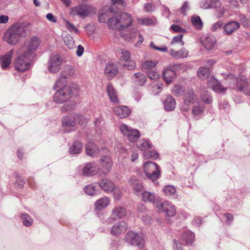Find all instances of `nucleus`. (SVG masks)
<instances>
[{"instance_id":"nucleus-10","label":"nucleus","mask_w":250,"mask_h":250,"mask_svg":"<svg viewBox=\"0 0 250 250\" xmlns=\"http://www.w3.org/2000/svg\"><path fill=\"white\" fill-rule=\"evenodd\" d=\"M120 129L130 142H135L140 137V133L138 130L133 129L125 124L121 125Z\"/></svg>"},{"instance_id":"nucleus-55","label":"nucleus","mask_w":250,"mask_h":250,"mask_svg":"<svg viewBox=\"0 0 250 250\" xmlns=\"http://www.w3.org/2000/svg\"><path fill=\"white\" fill-rule=\"evenodd\" d=\"M239 21L243 24L244 26H249L250 25V21L247 18L246 16L243 14H239L238 16Z\"/></svg>"},{"instance_id":"nucleus-51","label":"nucleus","mask_w":250,"mask_h":250,"mask_svg":"<svg viewBox=\"0 0 250 250\" xmlns=\"http://www.w3.org/2000/svg\"><path fill=\"white\" fill-rule=\"evenodd\" d=\"M183 35L179 34L178 35L174 37L171 40V44L175 45L177 43H179L181 46H183L184 45V42L182 40Z\"/></svg>"},{"instance_id":"nucleus-56","label":"nucleus","mask_w":250,"mask_h":250,"mask_svg":"<svg viewBox=\"0 0 250 250\" xmlns=\"http://www.w3.org/2000/svg\"><path fill=\"white\" fill-rule=\"evenodd\" d=\"M66 27L71 32H74L76 34L79 33V30L75 26L67 21H65Z\"/></svg>"},{"instance_id":"nucleus-7","label":"nucleus","mask_w":250,"mask_h":250,"mask_svg":"<svg viewBox=\"0 0 250 250\" xmlns=\"http://www.w3.org/2000/svg\"><path fill=\"white\" fill-rule=\"evenodd\" d=\"M126 242L131 246L142 248L145 245L144 239L137 233L129 231L125 235Z\"/></svg>"},{"instance_id":"nucleus-24","label":"nucleus","mask_w":250,"mask_h":250,"mask_svg":"<svg viewBox=\"0 0 250 250\" xmlns=\"http://www.w3.org/2000/svg\"><path fill=\"white\" fill-rule=\"evenodd\" d=\"M114 112L120 118H124L129 116L131 111L127 106L122 105L115 107Z\"/></svg>"},{"instance_id":"nucleus-27","label":"nucleus","mask_w":250,"mask_h":250,"mask_svg":"<svg viewBox=\"0 0 250 250\" xmlns=\"http://www.w3.org/2000/svg\"><path fill=\"white\" fill-rule=\"evenodd\" d=\"M14 50H10L9 52L2 56L0 59V63L2 69H6L8 67L11 62L12 56L13 54Z\"/></svg>"},{"instance_id":"nucleus-45","label":"nucleus","mask_w":250,"mask_h":250,"mask_svg":"<svg viewBox=\"0 0 250 250\" xmlns=\"http://www.w3.org/2000/svg\"><path fill=\"white\" fill-rule=\"evenodd\" d=\"M63 41L65 45L69 49L74 48L75 47V41L70 35H67L63 37Z\"/></svg>"},{"instance_id":"nucleus-23","label":"nucleus","mask_w":250,"mask_h":250,"mask_svg":"<svg viewBox=\"0 0 250 250\" xmlns=\"http://www.w3.org/2000/svg\"><path fill=\"white\" fill-rule=\"evenodd\" d=\"M99 148L93 142H89L85 145L86 154L90 157H95L99 153Z\"/></svg>"},{"instance_id":"nucleus-39","label":"nucleus","mask_w":250,"mask_h":250,"mask_svg":"<svg viewBox=\"0 0 250 250\" xmlns=\"http://www.w3.org/2000/svg\"><path fill=\"white\" fill-rule=\"evenodd\" d=\"M138 22L143 25L151 26L155 25L157 23L154 18H143L138 19Z\"/></svg>"},{"instance_id":"nucleus-62","label":"nucleus","mask_w":250,"mask_h":250,"mask_svg":"<svg viewBox=\"0 0 250 250\" xmlns=\"http://www.w3.org/2000/svg\"><path fill=\"white\" fill-rule=\"evenodd\" d=\"M217 10H216V17L217 18H222L225 12L227 11L226 9H225L224 7L221 6L220 7H218L217 8Z\"/></svg>"},{"instance_id":"nucleus-50","label":"nucleus","mask_w":250,"mask_h":250,"mask_svg":"<svg viewBox=\"0 0 250 250\" xmlns=\"http://www.w3.org/2000/svg\"><path fill=\"white\" fill-rule=\"evenodd\" d=\"M150 86L152 88V92L154 94H156L161 91L163 84L161 83H152Z\"/></svg>"},{"instance_id":"nucleus-13","label":"nucleus","mask_w":250,"mask_h":250,"mask_svg":"<svg viewBox=\"0 0 250 250\" xmlns=\"http://www.w3.org/2000/svg\"><path fill=\"white\" fill-rule=\"evenodd\" d=\"M91 11V7L87 4H82L71 8L70 14L73 16H78L82 18L87 17Z\"/></svg>"},{"instance_id":"nucleus-46","label":"nucleus","mask_w":250,"mask_h":250,"mask_svg":"<svg viewBox=\"0 0 250 250\" xmlns=\"http://www.w3.org/2000/svg\"><path fill=\"white\" fill-rule=\"evenodd\" d=\"M121 37L127 42H130L133 40L136 36V32L133 30L131 32H128V33H124L122 32L121 33Z\"/></svg>"},{"instance_id":"nucleus-41","label":"nucleus","mask_w":250,"mask_h":250,"mask_svg":"<svg viewBox=\"0 0 250 250\" xmlns=\"http://www.w3.org/2000/svg\"><path fill=\"white\" fill-rule=\"evenodd\" d=\"M198 76L202 79L208 78L210 75L209 69L205 67H200L197 72Z\"/></svg>"},{"instance_id":"nucleus-12","label":"nucleus","mask_w":250,"mask_h":250,"mask_svg":"<svg viewBox=\"0 0 250 250\" xmlns=\"http://www.w3.org/2000/svg\"><path fill=\"white\" fill-rule=\"evenodd\" d=\"M126 214L125 208L122 207H116L113 208L110 217L105 221L107 224H112L116 220L122 219Z\"/></svg>"},{"instance_id":"nucleus-22","label":"nucleus","mask_w":250,"mask_h":250,"mask_svg":"<svg viewBox=\"0 0 250 250\" xmlns=\"http://www.w3.org/2000/svg\"><path fill=\"white\" fill-rule=\"evenodd\" d=\"M216 39L213 36H207L201 40V43L207 50H212L216 43Z\"/></svg>"},{"instance_id":"nucleus-43","label":"nucleus","mask_w":250,"mask_h":250,"mask_svg":"<svg viewBox=\"0 0 250 250\" xmlns=\"http://www.w3.org/2000/svg\"><path fill=\"white\" fill-rule=\"evenodd\" d=\"M142 199L144 201L154 203L155 201V196L154 193L148 191H145L143 193Z\"/></svg>"},{"instance_id":"nucleus-3","label":"nucleus","mask_w":250,"mask_h":250,"mask_svg":"<svg viewBox=\"0 0 250 250\" xmlns=\"http://www.w3.org/2000/svg\"><path fill=\"white\" fill-rule=\"evenodd\" d=\"M144 171L148 179L152 181L155 185H158L157 180L161 176L159 166L152 162L146 161L144 164Z\"/></svg>"},{"instance_id":"nucleus-60","label":"nucleus","mask_w":250,"mask_h":250,"mask_svg":"<svg viewBox=\"0 0 250 250\" xmlns=\"http://www.w3.org/2000/svg\"><path fill=\"white\" fill-rule=\"evenodd\" d=\"M223 26V22L222 21H219L212 25L211 29L212 31L215 32L220 29Z\"/></svg>"},{"instance_id":"nucleus-2","label":"nucleus","mask_w":250,"mask_h":250,"mask_svg":"<svg viewBox=\"0 0 250 250\" xmlns=\"http://www.w3.org/2000/svg\"><path fill=\"white\" fill-rule=\"evenodd\" d=\"M58 90L56 92L53 96L54 101L57 104H62L67 102L71 98L72 92V88L66 84H63L62 82L60 84L56 86V83L53 86V89Z\"/></svg>"},{"instance_id":"nucleus-42","label":"nucleus","mask_w":250,"mask_h":250,"mask_svg":"<svg viewBox=\"0 0 250 250\" xmlns=\"http://www.w3.org/2000/svg\"><path fill=\"white\" fill-rule=\"evenodd\" d=\"M182 238L188 244L191 243L194 239V234L190 231H187L182 236Z\"/></svg>"},{"instance_id":"nucleus-49","label":"nucleus","mask_w":250,"mask_h":250,"mask_svg":"<svg viewBox=\"0 0 250 250\" xmlns=\"http://www.w3.org/2000/svg\"><path fill=\"white\" fill-rule=\"evenodd\" d=\"M192 24L198 29L202 28L203 23L199 16H193L191 19Z\"/></svg>"},{"instance_id":"nucleus-21","label":"nucleus","mask_w":250,"mask_h":250,"mask_svg":"<svg viewBox=\"0 0 250 250\" xmlns=\"http://www.w3.org/2000/svg\"><path fill=\"white\" fill-rule=\"evenodd\" d=\"M208 85L216 92H222L227 89L223 87L216 79L213 77L210 78L208 81Z\"/></svg>"},{"instance_id":"nucleus-33","label":"nucleus","mask_w":250,"mask_h":250,"mask_svg":"<svg viewBox=\"0 0 250 250\" xmlns=\"http://www.w3.org/2000/svg\"><path fill=\"white\" fill-rule=\"evenodd\" d=\"M83 147V144L78 141L74 142L70 146L69 153L71 154H78L81 153Z\"/></svg>"},{"instance_id":"nucleus-18","label":"nucleus","mask_w":250,"mask_h":250,"mask_svg":"<svg viewBox=\"0 0 250 250\" xmlns=\"http://www.w3.org/2000/svg\"><path fill=\"white\" fill-rule=\"evenodd\" d=\"M133 19L131 15L126 13H120V23H121V30H123L130 26Z\"/></svg>"},{"instance_id":"nucleus-30","label":"nucleus","mask_w":250,"mask_h":250,"mask_svg":"<svg viewBox=\"0 0 250 250\" xmlns=\"http://www.w3.org/2000/svg\"><path fill=\"white\" fill-rule=\"evenodd\" d=\"M101 165L104 169L105 173L108 172L112 166L111 158L106 155L103 156L100 159Z\"/></svg>"},{"instance_id":"nucleus-29","label":"nucleus","mask_w":250,"mask_h":250,"mask_svg":"<svg viewBox=\"0 0 250 250\" xmlns=\"http://www.w3.org/2000/svg\"><path fill=\"white\" fill-rule=\"evenodd\" d=\"M196 99V96L193 91L192 90H188L184 95V104L186 105L192 104L195 102Z\"/></svg>"},{"instance_id":"nucleus-11","label":"nucleus","mask_w":250,"mask_h":250,"mask_svg":"<svg viewBox=\"0 0 250 250\" xmlns=\"http://www.w3.org/2000/svg\"><path fill=\"white\" fill-rule=\"evenodd\" d=\"M156 207L159 211L165 212L168 216L172 217L176 214L175 206L168 201L157 203Z\"/></svg>"},{"instance_id":"nucleus-61","label":"nucleus","mask_w":250,"mask_h":250,"mask_svg":"<svg viewBox=\"0 0 250 250\" xmlns=\"http://www.w3.org/2000/svg\"><path fill=\"white\" fill-rule=\"evenodd\" d=\"M125 62L126 63L124 64V66L128 70H134L135 68L136 63L134 61L129 60V61Z\"/></svg>"},{"instance_id":"nucleus-34","label":"nucleus","mask_w":250,"mask_h":250,"mask_svg":"<svg viewBox=\"0 0 250 250\" xmlns=\"http://www.w3.org/2000/svg\"><path fill=\"white\" fill-rule=\"evenodd\" d=\"M126 6V2L124 0H111V7L110 11H114V9H122Z\"/></svg>"},{"instance_id":"nucleus-44","label":"nucleus","mask_w":250,"mask_h":250,"mask_svg":"<svg viewBox=\"0 0 250 250\" xmlns=\"http://www.w3.org/2000/svg\"><path fill=\"white\" fill-rule=\"evenodd\" d=\"M96 186L93 184H90L84 188L85 193L90 196L94 195L98 193V190L96 189Z\"/></svg>"},{"instance_id":"nucleus-14","label":"nucleus","mask_w":250,"mask_h":250,"mask_svg":"<svg viewBox=\"0 0 250 250\" xmlns=\"http://www.w3.org/2000/svg\"><path fill=\"white\" fill-rule=\"evenodd\" d=\"M75 73V69L71 66H66L64 70L61 73L60 78L56 82V86L60 84L62 82V84H66L67 83L66 79L69 76H73Z\"/></svg>"},{"instance_id":"nucleus-38","label":"nucleus","mask_w":250,"mask_h":250,"mask_svg":"<svg viewBox=\"0 0 250 250\" xmlns=\"http://www.w3.org/2000/svg\"><path fill=\"white\" fill-rule=\"evenodd\" d=\"M151 144L148 141L145 139H141L137 144V147L141 151H146L151 148Z\"/></svg>"},{"instance_id":"nucleus-48","label":"nucleus","mask_w":250,"mask_h":250,"mask_svg":"<svg viewBox=\"0 0 250 250\" xmlns=\"http://www.w3.org/2000/svg\"><path fill=\"white\" fill-rule=\"evenodd\" d=\"M118 53L121 54V58L125 62H127L130 58V52L124 48L118 49Z\"/></svg>"},{"instance_id":"nucleus-36","label":"nucleus","mask_w":250,"mask_h":250,"mask_svg":"<svg viewBox=\"0 0 250 250\" xmlns=\"http://www.w3.org/2000/svg\"><path fill=\"white\" fill-rule=\"evenodd\" d=\"M165 194L171 198H175L177 196L175 188L171 185H167L163 188Z\"/></svg>"},{"instance_id":"nucleus-57","label":"nucleus","mask_w":250,"mask_h":250,"mask_svg":"<svg viewBox=\"0 0 250 250\" xmlns=\"http://www.w3.org/2000/svg\"><path fill=\"white\" fill-rule=\"evenodd\" d=\"M222 6V3L220 0H210V9H216Z\"/></svg>"},{"instance_id":"nucleus-8","label":"nucleus","mask_w":250,"mask_h":250,"mask_svg":"<svg viewBox=\"0 0 250 250\" xmlns=\"http://www.w3.org/2000/svg\"><path fill=\"white\" fill-rule=\"evenodd\" d=\"M62 62V58L60 56L58 55L51 56L47 63L49 72L51 73H58L61 69Z\"/></svg>"},{"instance_id":"nucleus-16","label":"nucleus","mask_w":250,"mask_h":250,"mask_svg":"<svg viewBox=\"0 0 250 250\" xmlns=\"http://www.w3.org/2000/svg\"><path fill=\"white\" fill-rule=\"evenodd\" d=\"M240 27V24L238 21H232L228 22L223 27L224 34L230 35L237 31Z\"/></svg>"},{"instance_id":"nucleus-4","label":"nucleus","mask_w":250,"mask_h":250,"mask_svg":"<svg viewBox=\"0 0 250 250\" xmlns=\"http://www.w3.org/2000/svg\"><path fill=\"white\" fill-rule=\"evenodd\" d=\"M85 122V119L82 115H68L64 116L62 119V125L66 132L74 130L77 124L82 125Z\"/></svg>"},{"instance_id":"nucleus-58","label":"nucleus","mask_w":250,"mask_h":250,"mask_svg":"<svg viewBox=\"0 0 250 250\" xmlns=\"http://www.w3.org/2000/svg\"><path fill=\"white\" fill-rule=\"evenodd\" d=\"M142 220L146 225H150L152 223V218L147 212L142 216Z\"/></svg>"},{"instance_id":"nucleus-15","label":"nucleus","mask_w":250,"mask_h":250,"mask_svg":"<svg viewBox=\"0 0 250 250\" xmlns=\"http://www.w3.org/2000/svg\"><path fill=\"white\" fill-rule=\"evenodd\" d=\"M127 228V224L125 221H121L112 226L110 233L112 235L117 236L124 233Z\"/></svg>"},{"instance_id":"nucleus-26","label":"nucleus","mask_w":250,"mask_h":250,"mask_svg":"<svg viewBox=\"0 0 250 250\" xmlns=\"http://www.w3.org/2000/svg\"><path fill=\"white\" fill-rule=\"evenodd\" d=\"M131 79L136 84L140 86H143L147 80L146 76L141 72H137L133 74Z\"/></svg>"},{"instance_id":"nucleus-1","label":"nucleus","mask_w":250,"mask_h":250,"mask_svg":"<svg viewBox=\"0 0 250 250\" xmlns=\"http://www.w3.org/2000/svg\"><path fill=\"white\" fill-rule=\"evenodd\" d=\"M26 35V26L24 23L17 22L10 27L5 32L3 40L8 44L16 45L21 38Z\"/></svg>"},{"instance_id":"nucleus-64","label":"nucleus","mask_w":250,"mask_h":250,"mask_svg":"<svg viewBox=\"0 0 250 250\" xmlns=\"http://www.w3.org/2000/svg\"><path fill=\"white\" fill-rule=\"evenodd\" d=\"M202 100L207 104H209L212 102V98L208 93L201 95Z\"/></svg>"},{"instance_id":"nucleus-31","label":"nucleus","mask_w":250,"mask_h":250,"mask_svg":"<svg viewBox=\"0 0 250 250\" xmlns=\"http://www.w3.org/2000/svg\"><path fill=\"white\" fill-rule=\"evenodd\" d=\"M176 77L175 72L170 69H167L163 72V77L167 84L172 83Z\"/></svg>"},{"instance_id":"nucleus-40","label":"nucleus","mask_w":250,"mask_h":250,"mask_svg":"<svg viewBox=\"0 0 250 250\" xmlns=\"http://www.w3.org/2000/svg\"><path fill=\"white\" fill-rule=\"evenodd\" d=\"M185 92V88L180 85H175L171 90V93L177 97L182 96Z\"/></svg>"},{"instance_id":"nucleus-35","label":"nucleus","mask_w":250,"mask_h":250,"mask_svg":"<svg viewBox=\"0 0 250 250\" xmlns=\"http://www.w3.org/2000/svg\"><path fill=\"white\" fill-rule=\"evenodd\" d=\"M107 92L111 101L115 103H118V99L116 91L111 83L107 85Z\"/></svg>"},{"instance_id":"nucleus-5","label":"nucleus","mask_w":250,"mask_h":250,"mask_svg":"<svg viewBox=\"0 0 250 250\" xmlns=\"http://www.w3.org/2000/svg\"><path fill=\"white\" fill-rule=\"evenodd\" d=\"M108 18L107 25L110 28L112 29L121 30V23H120V12L110 11L107 15L105 14L99 16V21L101 22H105L106 17Z\"/></svg>"},{"instance_id":"nucleus-6","label":"nucleus","mask_w":250,"mask_h":250,"mask_svg":"<svg viewBox=\"0 0 250 250\" xmlns=\"http://www.w3.org/2000/svg\"><path fill=\"white\" fill-rule=\"evenodd\" d=\"M19 56L16 60L15 66L16 70L23 72L29 69L31 67V62L33 57H29L28 54L24 52L18 51Z\"/></svg>"},{"instance_id":"nucleus-37","label":"nucleus","mask_w":250,"mask_h":250,"mask_svg":"<svg viewBox=\"0 0 250 250\" xmlns=\"http://www.w3.org/2000/svg\"><path fill=\"white\" fill-rule=\"evenodd\" d=\"M204 109L205 106L204 105L198 104L194 106L192 108V113L194 117L197 119L200 118L203 114Z\"/></svg>"},{"instance_id":"nucleus-25","label":"nucleus","mask_w":250,"mask_h":250,"mask_svg":"<svg viewBox=\"0 0 250 250\" xmlns=\"http://www.w3.org/2000/svg\"><path fill=\"white\" fill-rule=\"evenodd\" d=\"M188 51L185 48H182L179 51H175L173 49L169 50V54L171 56L176 59H183L188 57Z\"/></svg>"},{"instance_id":"nucleus-17","label":"nucleus","mask_w":250,"mask_h":250,"mask_svg":"<svg viewBox=\"0 0 250 250\" xmlns=\"http://www.w3.org/2000/svg\"><path fill=\"white\" fill-rule=\"evenodd\" d=\"M98 169L96 163H88L84 166L82 173L84 176H93L97 173Z\"/></svg>"},{"instance_id":"nucleus-20","label":"nucleus","mask_w":250,"mask_h":250,"mask_svg":"<svg viewBox=\"0 0 250 250\" xmlns=\"http://www.w3.org/2000/svg\"><path fill=\"white\" fill-rule=\"evenodd\" d=\"M99 187L106 192H112L115 188L114 184L109 179L101 180L98 183Z\"/></svg>"},{"instance_id":"nucleus-32","label":"nucleus","mask_w":250,"mask_h":250,"mask_svg":"<svg viewBox=\"0 0 250 250\" xmlns=\"http://www.w3.org/2000/svg\"><path fill=\"white\" fill-rule=\"evenodd\" d=\"M110 204L109 199L105 196L97 200L95 203V209L102 210L106 208Z\"/></svg>"},{"instance_id":"nucleus-63","label":"nucleus","mask_w":250,"mask_h":250,"mask_svg":"<svg viewBox=\"0 0 250 250\" xmlns=\"http://www.w3.org/2000/svg\"><path fill=\"white\" fill-rule=\"evenodd\" d=\"M200 6L201 8L204 9H210L209 7V0H202L200 2Z\"/></svg>"},{"instance_id":"nucleus-19","label":"nucleus","mask_w":250,"mask_h":250,"mask_svg":"<svg viewBox=\"0 0 250 250\" xmlns=\"http://www.w3.org/2000/svg\"><path fill=\"white\" fill-rule=\"evenodd\" d=\"M118 72V69L116 64L112 62L107 63L104 70L105 75L110 79L115 77Z\"/></svg>"},{"instance_id":"nucleus-54","label":"nucleus","mask_w":250,"mask_h":250,"mask_svg":"<svg viewBox=\"0 0 250 250\" xmlns=\"http://www.w3.org/2000/svg\"><path fill=\"white\" fill-rule=\"evenodd\" d=\"M147 77L151 80H156L160 78V75L158 72L153 70H148L146 72Z\"/></svg>"},{"instance_id":"nucleus-59","label":"nucleus","mask_w":250,"mask_h":250,"mask_svg":"<svg viewBox=\"0 0 250 250\" xmlns=\"http://www.w3.org/2000/svg\"><path fill=\"white\" fill-rule=\"evenodd\" d=\"M76 105V103L74 101H69L67 104H64L62 110L65 111H69L73 109Z\"/></svg>"},{"instance_id":"nucleus-9","label":"nucleus","mask_w":250,"mask_h":250,"mask_svg":"<svg viewBox=\"0 0 250 250\" xmlns=\"http://www.w3.org/2000/svg\"><path fill=\"white\" fill-rule=\"evenodd\" d=\"M40 42L39 38L33 37L27 44H25L20 49V51L24 52L25 53L28 54L29 57L34 58L35 56L34 53L39 46Z\"/></svg>"},{"instance_id":"nucleus-47","label":"nucleus","mask_w":250,"mask_h":250,"mask_svg":"<svg viewBox=\"0 0 250 250\" xmlns=\"http://www.w3.org/2000/svg\"><path fill=\"white\" fill-rule=\"evenodd\" d=\"M21 217L22 220V223L25 226L29 227L32 224L33 220L27 213H22Z\"/></svg>"},{"instance_id":"nucleus-28","label":"nucleus","mask_w":250,"mask_h":250,"mask_svg":"<svg viewBox=\"0 0 250 250\" xmlns=\"http://www.w3.org/2000/svg\"><path fill=\"white\" fill-rule=\"evenodd\" d=\"M164 105L166 110L172 111L175 108L176 102L171 96L168 95L164 101Z\"/></svg>"},{"instance_id":"nucleus-52","label":"nucleus","mask_w":250,"mask_h":250,"mask_svg":"<svg viewBox=\"0 0 250 250\" xmlns=\"http://www.w3.org/2000/svg\"><path fill=\"white\" fill-rule=\"evenodd\" d=\"M143 155L146 159L151 158L153 159H156L159 157V154L155 150L145 151Z\"/></svg>"},{"instance_id":"nucleus-53","label":"nucleus","mask_w":250,"mask_h":250,"mask_svg":"<svg viewBox=\"0 0 250 250\" xmlns=\"http://www.w3.org/2000/svg\"><path fill=\"white\" fill-rule=\"evenodd\" d=\"M157 64V62L154 61L149 60L143 62L142 64V67L143 69H150L155 67Z\"/></svg>"}]
</instances>
